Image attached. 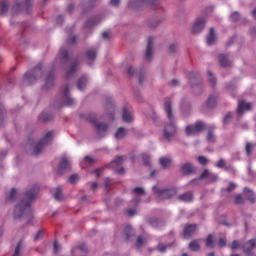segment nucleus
I'll return each mask as SVG.
<instances>
[{
  "instance_id": "f257e3e1",
  "label": "nucleus",
  "mask_w": 256,
  "mask_h": 256,
  "mask_svg": "<svg viewBox=\"0 0 256 256\" xmlns=\"http://www.w3.org/2000/svg\"><path fill=\"white\" fill-rule=\"evenodd\" d=\"M38 193L39 186L37 185L25 193L24 198L14 208V219H21L22 217L24 219H31L33 217L31 205L37 198Z\"/></svg>"
},
{
  "instance_id": "f03ea898",
  "label": "nucleus",
  "mask_w": 256,
  "mask_h": 256,
  "mask_svg": "<svg viewBox=\"0 0 256 256\" xmlns=\"http://www.w3.org/2000/svg\"><path fill=\"white\" fill-rule=\"evenodd\" d=\"M164 111L167 114L169 121V123L164 127V137L167 139V141H171V137L177 133V126H175V116H173V106L171 105V100H165Z\"/></svg>"
},
{
  "instance_id": "7ed1b4c3",
  "label": "nucleus",
  "mask_w": 256,
  "mask_h": 256,
  "mask_svg": "<svg viewBox=\"0 0 256 256\" xmlns=\"http://www.w3.org/2000/svg\"><path fill=\"white\" fill-rule=\"evenodd\" d=\"M43 76V66L41 64H38L36 67H34L33 70L26 73L24 75V82L28 83V85H33V83H37V79L39 77Z\"/></svg>"
},
{
  "instance_id": "20e7f679",
  "label": "nucleus",
  "mask_w": 256,
  "mask_h": 256,
  "mask_svg": "<svg viewBox=\"0 0 256 256\" xmlns=\"http://www.w3.org/2000/svg\"><path fill=\"white\" fill-rule=\"evenodd\" d=\"M86 121H89L96 127L99 137H105L107 129H109V126L106 123L97 122V116H95V114H88L86 116Z\"/></svg>"
},
{
  "instance_id": "39448f33",
  "label": "nucleus",
  "mask_w": 256,
  "mask_h": 256,
  "mask_svg": "<svg viewBox=\"0 0 256 256\" xmlns=\"http://www.w3.org/2000/svg\"><path fill=\"white\" fill-rule=\"evenodd\" d=\"M153 191L157 195L158 199H160V201L171 199V197H175V195H177V188L159 189L157 186H154Z\"/></svg>"
},
{
  "instance_id": "423d86ee",
  "label": "nucleus",
  "mask_w": 256,
  "mask_h": 256,
  "mask_svg": "<svg viewBox=\"0 0 256 256\" xmlns=\"http://www.w3.org/2000/svg\"><path fill=\"white\" fill-rule=\"evenodd\" d=\"M53 141V131H49L46 133L44 138L38 142L34 147V154L40 155L41 151H43L45 145H49Z\"/></svg>"
},
{
  "instance_id": "0eeeda50",
  "label": "nucleus",
  "mask_w": 256,
  "mask_h": 256,
  "mask_svg": "<svg viewBox=\"0 0 256 256\" xmlns=\"http://www.w3.org/2000/svg\"><path fill=\"white\" fill-rule=\"evenodd\" d=\"M206 125L205 123L199 121V122H196L195 125H188L186 127V134L187 135H195L201 131H205L206 129Z\"/></svg>"
},
{
  "instance_id": "6e6552de",
  "label": "nucleus",
  "mask_w": 256,
  "mask_h": 256,
  "mask_svg": "<svg viewBox=\"0 0 256 256\" xmlns=\"http://www.w3.org/2000/svg\"><path fill=\"white\" fill-rule=\"evenodd\" d=\"M205 29V18H197L192 27V33L197 35V33H201Z\"/></svg>"
},
{
  "instance_id": "1a4fd4ad",
  "label": "nucleus",
  "mask_w": 256,
  "mask_h": 256,
  "mask_svg": "<svg viewBox=\"0 0 256 256\" xmlns=\"http://www.w3.org/2000/svg\"><path fill=\"white\" fill-rule=\"evenodd\" d=\"M255 247H256V240L255 239L249 240L243 246L244 253H246L247 256H255V253H253V249H255Z\"/></svg>"
},
{
  "instance_id": "9d476101",
  "label": "nucleus",
  "mask_w": 256,
  "mask_h": 256,
  "mask_svg": "<svg viewBox=\"0 0 256 256\" xmlns=\"http://www.w3.org/2000/svg\"><path fill=\"white\" fill-rule=\"evenodd\" d=\"M69 169H71V162L69 159H67V157H62L58 165L59 173H63V171H69Z\"/></svg>"
},
{
  "instance_id": "9b49d317",
  "label": "nucleus",
  "mask_w": 256,
  "mask_h": 256,
  "mask_svg": "<svg viewBox=\"0 0 256 256\" xmlns=\"http://www.w3.org/2000/svg\"><path fill=\"white\" fill-rule=\"evenodd\" d=\"M196 232H197L196 224H187L184 227V232H183L184 239H189V237H191V235H193V233H196Z\"/></svg>"
},
{
  "instance_id": "f8f14e48",
  "label": "nucleus",
  "mask_w": 256,
  "mask_h": 256,
  "mask_svg": "<svg viewBox=\"0 0 256 256\" xmlns=\"http://www.w3.org/2000/svg\"><path fill=\"white\" fill-rule=\"evenodd\" d=\"M63 97L65 99L66 105L68 107H73V105H75V99L71 98V96H69V85H65L63 88Z\"/></svg>"
},
{
  "instance_id": "ddd939ff",
  "label": "nucleus",
  "mask_w": 256,
  "mask_h": 256,
  "mask_svg": "<svg viewBox=\"0 0 256 256\" xmlns=\"http://www.w3.org/2000/svg\"><path fill=\"white\" fill-rule=\"evenodd\" d=\"M181 171L184 175H193L195 173V166L191 162L184 163L181 166Z\"/></svg>"
},
{
  "instance_id": "4468645a",
  "label": "nucleus",
  "mask_w": 256,
  "mask_h": 256,
  "mask_svg": "<svg viewBox=\"0 0 256 256\" xmlns=\"http://www.w3.org/2000/svg\"><path fill=\"white\" fill-rule=\"evenodd\" d=\"M200 179H208L210 183H215L218 177L216 174L211 173L209 170L205 169L203 173L200 175Z\"/></svg>"
},
{
  "instance_id": "2eb2a0df",
  "label": "nucleus",
  "mask_w": 256,
  "mask_h": 256,
  "mask_svg": "<svg viewBox=\"0 0 256 256\" xmlns=\"http://www.w3.org/2000/svg\"><path fill=\"white\" fill-rule=\"evenodd\" d=\"M245 111H251V103H247L245 101H239L237 113L238 115H243Z\"/></svg>"
},
{
  "instance_id": "dca6fc26",
  "label": "nucleus",
  "mask_w": 256,
  "mask_h": 256,
  "mask_svg": "<svg viewBox=\"0 0 256 256\" xmlns=\"http://www.w3.org/2000/svg\"><path fill=\"white\" fill-rule=\"evenodd\" d=\"M153 57V37H148L147 40V49H146V59L150 61Z\"/></svg>"
},
{
  "instance_id": "f3484780",
  "label": "nucleus",
  "mask_w": 256,
  "mask_h": 256,
  "mask_svg": "<svg viewBox=\"0 0 256 256\" xmlns=\"http://www.w3.org/2000/svg\"><path fill=\"white\" fill-rule=\"evenodd\" d=\"M33 0H24L23 3L21 2H16L15 5L13 6V10L14 11H21V9H23V7H31V2Z\"/></svg>"
},
{
  "instance_id": "a211bd4d",
  "label": "nucleus",
  "mask_w": 256,
  "mask_h": 256,
  "mask_svg": "<svg viewBox=\"0 0 256 256\" xmlns=\"http://www.w3.org/2000/svg\"><path fill=\"white\" fill-rule=\"evenodd\" d=\"M123 121L125 123H131L133 121V114L131 112H129V110L127 109V107L123 108Z\"/></svg>"
},
{
  "instance_id": "6ab92c4d",
  "label": "nucleus",
  "mask_w": 256,
  "mask_h": 256,
  "mask_svg": "<svg viewBox=\"0 0 256 256\" xmlns=\"http://www.w3.org/2000/svg\"><path fill=\"white\" fill-rule=\"evenodd\" d=\"M178 199L184 203H191V201H193V193L185 192L184 194L180 195Z\"/></svg>"
},
{
  "instance_id": "aec40b11",
  "label": "nucleus",
  "mask_w": 256,
  "mask_h": 256,
  "mask_svg": "<svg viewBox=\"0 0 256 256\" xmlns=\"http://www.w3.org/2000/svg\"><path fill=\"white\" fill-rule=\"evenodd\" d=\"M59 57L62 63H67L69 61V50L65 48L60 49Z\"/></svg>"
},
{
  "instance_id": "412c9836",
  "label": "nucleus",
  "mask_w": 256,
  "mask_h": 256,
  "mask_svg": "<svg viewBox=\"0 0 256 256\" xmlns=\"http://www.w3.org/2000/svg\"><path fill=\"white\" fill-rule=\"evenodd\" d=\"M79 67V62H73L70 70L66 74V79H71L72 75H75V72L77 71Z\"/></svg>"
},
{
  "instance_id": "4be33fe9",
  "label": "nucleus",
  "mask_w": 256,
  "mask_h": 256,
  "mask_svg": "<svg viewBox=\"0 0 256 256\" xmlns=\"http://www.w3.org/2000/svg\"><path fill=\"white\" fill-rule=\"evenodd\" d=\"M244 195L247 197L250 203H255V193L249 188L244 189Z\"/></svg>"
},
{
  "instance_id": "5701e85b",
  "label": "nucleus",
  "mask_w": 256,
  "mask_h": 256,
  "mask_svg": "<svg viewBox=\"0 0 256 256\" xmlns=\"http://www.w3.org/2000/svg\"><path fill=\"white\" fill-rule=\"evenodd\" d=\"M54 79H55V73L50 72L46 77V83H45V88L46 89H49L50 87H53Z\"/></svg>"
},
{
  "instance_id": "b1692460",
  "label": "nucleus",
  "mask_w": 256,
  "mask_h": 256,
  "mask_svg": "<svg viewBox=\"0 0 256 256\" xmlns=\"http://www.w3.org/2000/svg\"><path fill=\"white\" fill-rule=\"evenodd\" d=\"M51 119H53V116L47 112H42L38 117V121L41 123H47V121H51Z\"/></svg>"
},
{
  "instance_id": "393cba45",
  "label": "nucleus",
  "mask_w": 256,
  "mask_h": 256,
  "mask_svg": "<svg viewBox=\"0 0 256 256\" xmlns=\"http://www.w3.org/2000/svg\"><path fill=\"white\" fill-rule=\"evenodd\" d=\"M86 57L90 61H95L97 59V50L95 48H91L86 52Z\"/></svg>"
},
{
  "instance_id": "a878e982",
  "label": "nucleus",
  "mask_w": 256,
  "mask_h": 256,
  "mask_svg": "<svg viewBox=\"0 0 256 256\" xmlns=\"http://www.w3.org/2000/svg\"><path fill=\"white\" fill-rule=\"evenodd\" d=\"M215 43V29L210 28V32L207 36V45H213Z\"/></svg>"
},
{
  "instance_id": "bb28decb",
  "label": "nucleus",
  "mask_w": 256,
  "mask_h": 256,
  "mask_svg": "<svg viewBox=\"0 0 256 256\" xmlns=\"http://www.w3.org/2000/svg\"><path fill=\"white\" fill-rule=\"evenodd\" d=\"M219 61L222 67H229V65H231V62L229 61V59H227V56H225V54L219 55Z\"/></svg>"
},
{
  "instance_id": "cd10ccee",
  "label": "nucleus",
  "mask_w": 256,
  "mask_h": 256,
  "mask_svg": "<svg viewBox=\"0 0 256 256\" xmlns=\"http://www.w3.org/2000/svg\"><path fill=\"white\" fill-rule=\"evenodd\" d=\"M159 163H160L161 167H163V169H167V167H169V165H171V158L162 157L159 159Z\"/></svg>"
},
{
  "instance_id": "c85d7f7f",
  "label": "nucleus",
  "mask_w": 256,
  "mask_h": 256,
  "mask_svg": "<svg viewBox=\"0 0 256 256\" xmlns=\"http://www.w3.org/2000/svg\"><path fill=\"white\" fill-rule=\"evenodd\" d=\"M189 249L191 251H199L201 249V245L199 244V240H193L189 243Z\"/></svg>"
},
{
  "instance_id": "c756f323",
  "label": "nucleus",
  "mask_w": 256,
  "mask_h": 256,
  "mask_svg": "<svg viewBox=\"0 0 256 256\" xmlns=\"http://www.w3.org/2000/svg\"><path fill=\"white\" fill-rule=\"evenodd\" d=\"M85 85H87V78L83 76L77 82V87L79 91H83V89H85Z\"/></svg>"
},
{
  "instance_id": "7c9ffc66",
  "label": "nucleus",
  "mask_w": 256,
  "mask_h": 256,
  "mask_svg": "<svg viewBox=\"0 0 256 256\" xmlns=\"http://www.w3.org/2000/svg\"><path fill=\"white\" fill-rule=\"evenodd\" d=\"M124 233L126 235V240L129 241V238L132 235H135V230H133V227H131V226H126L124 229Z\"/></svg>"
},
{
  "instance_id": "2f4dec72",
  "label": "nucleus",
  "mask_w": 256,
  "mask_h": 256,
  "mask_svg": "<svg viewBox=\"0 0 256 256\" xmlns=\"http://www.w3.org/2000/svg\"><path fill=\"white\" fill-rule=\"evenodd\" d=\"M125 135H127V131L125 130V128L121 127L115 133V138L116 139H123V137H125Z\"/></svg>"
},
{
  "instance_id": "473e14b6",
  "label": "nucleus",
  "mask_w": 256,
  "mask_h": 256,
  "mask_svg": "<svg viewBox=\"0 0 256 256\" xmlns=\"http://www.w3.org/2000/svg\"><path fill=\"white\" fill-rule=\"evenodd\" d=\"M217 105V97L216 96H209L207 101V107L213 108Z\"/></svg>"
},
{
  "instance_id": "72a5a7b5",
  "label": "nucleus",
  "mask_w": 256,
  "mask_h": 256,
  "mask_svg": "<svg viewBox=\"0 0 256 256\" xmlns=\"http://www.w3.org/2000/svg\"><path fill=\"white\" fill-rule=\"evenodd\" d=\"M54 198L56 199V201L63 200V191L61 190V187L56 188V192L54 193Z\"/></svg>"
},
{
  "instance_id": "f704fd0d",
  "label": "nucleus",
  "mask_w": 256,
  "mask_h": 256,
  "mask_svg": "<svg viewBox=\"0 0 256 256\" xmlns=\"http://www.w3.org/2000/svg\"><path fill=\"white\" fill-rule=\"evenodd\" d=\"M9 10V4L5 2H0V15H5Z\"/></svg>"
},
{
  "instance_id": "c9c22d12",
  "label": "nucleus",
  "mask_w": 256,
  "mask_h": 256,
  "mask_svg": "<svg viewBox=\"0 0 256 256\" xmlns=\"http://www.w3.org/2000/svg\"><path fill=\"white\" fill-rule=\"evenodd\" d=\"M253 144L251 142H247L245 146V151L248 157H250L251 153H253Z\"/></svg>"
},
{
  "instance_id": "e433bc0d",
  "label": "nucleus",
  "mask_w": 256,
  "mask_h": 256,
  "mask_svg": "<svg viewBox=\"0 0 256 256\" xmlns=\"http://www.w3.org/2000/svg\"><path fill=\"white\" fill-rule=\"evenodd\" d=\"M144 243H147V240H145V238H143V236H138L137 242H136L137 249H141V247H143Z\"/></svg>"
},
{
  "instance_id": "4c0bfd02",
  "label": "nucleus",
  "mask_w": 256,
  "mask_h": 256,
  "mask_svg": "<svg viewBox=\"0 0 256 256\" xmlns=\"http://www.w3.org/2000/svg\"><path fill=\"white\" fill-rule=\"evenodd\" d=\"M232 119H233V113L232 112H228L225 115L224 120H223L224 125H228V123H231Z\"/></svg>"
},
{
  "instance_id": "58836bf2",
  "label": "nucleus",
  "mask_w": 256,
  "mask_h": 256,
  "mask_svg": "<svg viewBox=\"0 0 256 256\" xmlns=\"http://www.w3.org/2000/svg\"><path fill=\"white\" fill-rule=\"evenodd\" d=\"M214 236L213 234H209L206 238V247H213V243H214Z\"/></svg>"
},
{
  "instance_id": "ea45409f",
  "label": "nucleus",
  "mask_w": 256,
  "mask_h": 256,
  "mask_svg": "<svg viewBox=\"0 0 256 256\" xmlns=\"http://www.w3.org/2000/svg\"><path fill=\"white\" fill-rule=\"evenodd\" d=\"M21 245H23V240L18 242L13 256H21Z\"/></svg>"
},
{
  "instance_id": "a19ab883",
  "label": "nucleus",
  "mask_w": 256,
  "mask_h": 256,
  "mask_svg": "<svg viewBox=\"0 0 256 256\" xmlns=\"http://www.w3.org/2000/svg\"><path fill=\"white\" fill-rule=\"evenodd\" d=\"M230 249L232 251H235L236 249H241V243L239 241H237V240H234L232 242V245L230 246Z\"/></svg>"
},
{
  "instance_id": "79ce46f5",
  "label": "nucleus",
  "mask_w": 256,
  "mask_h": 256,
  "mask_svg": "<svg viewBox=\"0 0 256 256\" xmlns=\"http://www.w3.org/2000/svg\"><path fill=\"white\" fill-rule=\"evenodd\" d=\"M189 81L190 83H193V81H199V75L195 72H191L189 74Z\"/></svg>"
},
{
  "instance_id": "37998d69",
  "label": "nucleus",
  "mask_w": 256,
  "mask_h": 256,
  "mask_svg": "<svg viewBox=\"0 0 256 256\" xmlns=\"http://www.w3.org/2000/svg\"><path fill=\"white\" fill-rule=\"evenodd\" d=\"M77 181H79V175L73 174L70 176L69 183H71L72 185H75V183H77Z\"/></svg>"
},
{
  "instance_id": "c03bdc74",
  "label": "nucleus",
  "mask_w": 256,
  "mask_h": 256,
  "mask_svg": "<svg viewBox=\"0 0 256 256\" xmlns=\"http://www.w3.org/2000/svg\"><path fill=\"white\" fill-rule=\"evenodd\" d=\"M241 18V14H239V12H233L230 16L231 21L235 22V21H239V19Z\"/></svg>"
},
{
  "instance_id": "a18cd8bd",
  "label": "nucleus",
  "mask_w": 256,
  "mask_h": 256,
  "mask_svg": "<svg viewBox=\"0 0 256 256\" xmlns=\"http://www.w3.org/2000/svg\"><path fill=\"white\" fill-rule=\"evenodd\" d=\"M112 165H123V156L117 157L115 160L112 161Z\"/></svg>"
},
{
  "instance_id": "49530a36",
  "label": "nucleus",
  "mask_w": 256,
  "mask_h": 256,
  "mask_svg": "<svg viewBox=\"0 0 256 256\" xmlns=\"http://www.w3.org/2000/svg\"><path fill=\"white\" fill-rule=\"evenodd\" d=\"M208 77H209V82L212 85H216L217 84V79L215 78V76H213V73H211V71H208Z\"/></svg>"
},
{
  "instance_id": "de8ad7c7",
  "label": "nucleus",
  "mask_w": 256,
  "mask_h": 256,
  "mask_svg": "<svg viewBox=\"0 0 256 256\" xmlns=\"http://www.w3.org/2000/svg\"><path fill=\"white\" fill-rule=\"evenodd\" d=\"M198 162L200 163V165H207V163H209V160L205 156H199Z\"/></svg>"
},
{
  "instance_id": "09e8293b",
  "label": "nucleus",
  "mask_w": 256,
  "mask_h": 256,
  "mask_svg": "<svg viewBox=\"0 0 256 256\" xmlns=\"http://www.w3.org/2000/svg\"><path fill=\"white\" fill-rule=\"evenodd\" d=\"M151 160V157L149 154H142V161L144 165H149V161Z\"/></svg>"
},
{
  "instance_id": "8fccbe9b",
  "label": "nucleus",
  "mask_w": 256,
  "mask_h": 256,
  "mask_svg": "<svg viewBox=\"0 0 256 256\" xmlns=\"http://www.w3.org/2000/svg\"><path fill=\"white\" fill-rule=\"evenodd\" d=\"M133 193H135L136 195H143L145 194V190L141 187H136L133 189Z\"/></svg>"
},
{
  "instance_id": "3c124183",
  "label": "nucleus",
  "mask_w": 256,
  "mask_h": 256,
  "mask_svg": "<svg viewBox=\"0 0 256 256\" xmlns=\"http://www.w3.org/2000/svg\"><path fill=\"white\" fill-rule=\"evenodd\" d=\"M207 140H208L210 143H215V135H213V132H212V131H209V132H208Z\"/></svg>"
},
{
  "instance_id": "603ef678",
  "label": "nucleus",
  "mask_w": 256,
  "mask_h": 256,
  "mask_svg": "<svg viewBox=\"0 0 256 256\" xmlns=\"http://www.w3.org/2000/svg\"><path fill=\"white\" fill-rule=\"evenodd\" d=\"M16 195H17V189L12 188V190L10 192V196H9V201H14Z\"/></svg>"
},
{
  "instance_id": "864d4df0",
  "label": "nucleus",
  "mask_w": 256,
  "mask_h": 256,
  "mask_svg": "<svg viewBox=\"0 0 256 256\" xmlns=\"http://www.w3.org/2000/svg\"><path fill=\"white\" fill-rule=\"evenodd\" d=\"M225 165H227V163L225 162V160L220 159L217 164L216 167H218V169H223V167H225Z\"/></svg>"
},
{
  "instance_id": "5fc2aeb1",
  "label": "nucleus",
  "mask_w": 256,
  "mask_h": 256,
  "mask_svg": "<svg viewBox=\"0 0 256 256\" xmlns=\"http://www.w3.org/2000/svg\"><path fill=\"white\" fill-rule=\"evenodd\" d=\"M241 203H243V196H241V194H238L235 197V204L236 205H241Z\"/></svg>"
},
{
  "instance_id": "6e6d98bb",
  "label": "nucleus",
  "mask_w": 256,
  "mask_h": 256,
  "mask_svg": "<svg viewBox=\"0 0 256 256\" xmlns=\"http://www.w3.org/2000/svg\"><path fill=\"white\" fill-rule=\"evenodd\" d=\"M84 161H86V163H88V165H93V163H96V160H94L93 157H91V156H86L84 158Z\"/></svg>"
},
{
  "instance_id": "4d7b16f0",
  "label": "nucleus",
  "mask_w": 256,
  "mask_h": 256,
  "mask_svg": "<svg viewBox=\"0 0 256 256\" xmlns=\"http://www.w3.org/2000/svg\"><path fill=\"white\" fill-rule=\"evenodd\" d=\"M158 251H160V253H165L167 246L165 244H159L157 246Z\"/></svg>"
},
{
  "instance_id": "13d9d810",
  "label": "nucleus",
  "mask_w": 256,
  "mask_h": 256,
  "mask_svg": "<svg viewBox=\"0 0 256 256\" xmlns=\"http://www.w3.org/2000/svg\"><path fill=\"white\" fill-rule=\"evenodd\" d=\"M136 74H137V71H135L133 67L128 68L129 77H134Z\"/></svg>"
},
{
  "instance_id": "bf43d9fd",
  "label": "nucleus",
  "mask_w": 256,
  "mask_h": 256,
  "mask_svg": "<svg viewBox=\"0 0 256 256\" xmlns=\"http://www.w3.org/2000/svg\"><path fill=\"white\" fill-rule=\"evenodd\" d=\"M111 183H113V180H111L110 178H106L105 179V188L111 189Z\"/></svg>"
},
{
  "instance_id": "052dcab7",
  "label": "nucleus",
  "mask_w": 256,
  "mask_h": 256,
  "mask_svg": "<svg viewBox=\"0 0 256 256\" xmlns=\"http://www.w3.org/2000/svg\"><path fill=\"white\" fill-rule=\"evenodd\" d=\"M219 247H225L227 245V240L225 238H220L218 241Z\"/></svg>"
},
{
  "instance_id": "680f3d73",
  "label": "nucleus",
  "mask_w": 256,
  "mask_h": 256,
  "mask_svg": "<svg viewBox=\"0 0 256 256\" xmlns=\"http://www.w3.org/2000/svg\"><path fill=\"white\" fill-rule=\"evenodd\" d=\"M41 237H43V230L37 232V234L34 236V241H39Z\"/></svg>"
},
{
  "instance_id": "e2e57ef3",
  "label": "nucleus",
  "mask_w": 256,
  "mask_h": 256,
  "mask_svg": "<svg viewBox=\"0 0 256 256\" xmlns=\"http://www.w3.org/2000/svg\"><path fill=\"white\" fill-rule=\"evenodd\" d=\"M97 23V18L89 19L86 23L87 27H91V25H95Z\"/></svg>"
},
{
  "instance_id": "0e129e2a",
  "label": "nucleus",
  "mask_w": 256,
  "mask_h": 256,
  "mask_svg": "<svg viewBox=\"0 0 256 256\" xmlns=\"http://www.w3.org/2000/svg\"><path fill=\"white\" fill-rule=\"evenodd\" d=\"M61 250V246H59V243L57 241L54 242V253H59Z\"/></svg>"
},
{
  "instance_id": "69168bd1",
  "label": "nucleus",
  "mask_w": 256,
  "mask_h": 256,
  "mask_svg": "<svg viewBox=\"0 0 256 256\" xmlns=\"http://www.w3.org/2000/svg\"><path fill=\"white\" fill-rule=\"evenodd\" d=\"M235 184L234 183H230L229 186L226 188V191H228V193H231V191L235 190Z\"/></svg>"
},
{
  "instance_id": "338daca9",
  "label": "nucleus",
  "mask_w": 256,
  "mask_h": 256,
  "mask_svg": "<svg viewBox=\"0 0 256 256\" xmlns=\"http://www.w3.org/2000/svg\"><path fill=\"white\" fill-rule=\"evenodd\" d=\"M169 51H170V53H175L177 51V45L176 44H171L169 46Z\"/></svg>"
},
{
  "instance_id": "774afa93",
  "label": "nucleus",
  "mask_w": 256,
  "mask_h": 256,
  "mask_svg": "<svg viewBox=\"0 0 256 256\" xmlns=\"http://www.w3.org/2000/svg\"><path fill=\"white\" fill-rule=\"evenodd\" d=\"M150 225H152V227H159V220L157 219L150 220Z\"/></svg>"
}]
</instances>
